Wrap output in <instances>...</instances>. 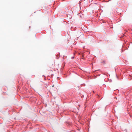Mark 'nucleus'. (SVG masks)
<instances>
[{"label": "nucleus", "mask_w": 132, "mask_h": 132, "mask_svg": "<svg viewBox=\"0 0 132 132\" xmlns=\"http://www.w3.org/2000/svg\"><path fill=\"white\" fill-rule=\"evenodd\" d=\"M105 61L104 60L102 62V63H103V64H105Z\"/></svg>", "instance_id": "obj_1"}]
</instances>
